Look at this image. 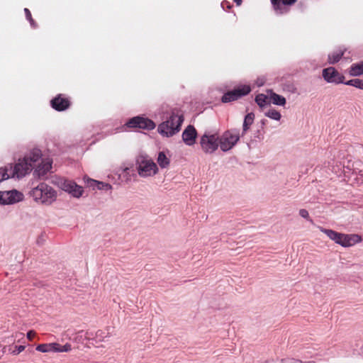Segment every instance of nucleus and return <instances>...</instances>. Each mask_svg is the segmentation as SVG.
<instances>
[{"label": "nucleus", "instance_id": "36", "mask_svg": "<svg viewBox=\"0 0 363 363\" xmlns=\"http://www.w3.org/2000/svg\"><path fill=\"white\" fill-rule=\"evenodd\" d=\"M226 5V6L229 9L230 8V4L228 2H222L221 3V6L224 9L225 8V6Z\"/></svg>", "mask_w": 363, "mask_h": 363}, {"label": "nucleus", "instance_id": "26", "mask_svg": "<svg viewBox=\"0 0 363 363\" xmlns=\"http://www.w3.org/2000/svg\"><path fill=\"white\" fill-rule=\"evenodd\" d=\"M343 54L344 51L342 50H337L333 52L328 55V62L330 64H335L337 62L341 59Z\"/></svg>", "mask_w": 363, "mask_h": 363}, {"label": "nucleus", "instance_id": "37", "mask_svg": "<svg viewBox=\"0 0 363 363\" xmlns=\"http://www.w3.org/2000/svg\"><path fill=\"white\" fill-rule=\"evenodd\" d=\"M238 6L241 5L242 0H233Z\"/></svg>", "mask_w": 363, "mask_h": 363}, {"label": "nucleus", "instance_id": "8", "mask_svg": "<svg viewBox=\"0 0 363 363\" xmlns=\"http://www.w3.org/2000/svg\"><path fill=\"white\" fill-rule=\"evenodd\" d=\"M9 167L12 172L13 177L17 179L24 177L32 171V166L26 162L23 157L19 158L14 164H9Z\"/></svg>", "mask_w": 363, "mask_h": 363}, {"label": "nucleus", "instance_id": "7", "mask_svg": "<svg viewBox=\"0 0 363 363\" xmlns=\"http://www.w3.org/2000/svg\"><path fill=\"white\" fill-rule=\"evenodd\" d=\"M240 135L238 130L231 129L219 135V147L223 152L232 150L240 140Z\"/></svg>", "mask_w": 363, "mask_h": 363}, {"label": "nucleus", "instance_id": "13", "mask_svg": "<svg viewBox=\"0 0 363 363\" xmlns=\"http://www.w3.org/2000/svg\"><path fill=\"white\" fill-rule=\"evenodd\" d=\"M172 154L168 150L160 151L156 158V164L162 169H168L171 164Z\"/></svg>", "mask_w": 363, "mask_h": 363}, {"label": "nucleus", "instance_id": "5", "mask_svg": "<svg viewBox=\"0 0 363 363\" xmlns=\"http://www.w3.org/2000/svg\"><path fill=\"white\" fill-rule=\"evenodd\" d=\"M53 183L60 189L76 199H79L84 193V189L82 186L78 185L72 180L64 177H56Z\"/></svg>", "mask_w": 363, "mask_h": 363}, {"label": "nucleus", "instance_id": "6", "mask_svg": "<svg viewBox=\"0 0 363 363\" xmlns=\"http://www.w3.org/2000/svg\"><path fill=\"white\" fill-rule=\"evenodd\" d=\"M200 145L206 154H213L220 147L218 133L206 131L200 138Z\"/></svg>", "mask_w": 363, "mask_h": 363}, {"label": "nucleus", "instance_id": "9", "mask_svg": "<svg viewBox=\"0 0 363 363\" xmlns=\"http://www.w3.org/2000/svg\"><path fill=\"white\" fill-rule=\"evenodd\" d=\"M23 194L16 189L0 191V205H13L23 200Z\"/></svg>", "mask_w": 363, "mask_h": 363}, {"label": "nucleus", "instance_id": "12", "mask_svg": "<svg viewBox=\"0 0 363 363\" xmlns=\"http://www.w3.org/2000/svg\"><path fill=\"white\" fill-rule=\"evenodd\" d=\"M323 77L328 83L342 84L345 77L339 73L334 67H330L323 70Z\"/></svg>", "mask_w": 363, "mask_h": 363}, {"label": "nucleus", "instance_id": "14", "mask_svg": "<svg viewBox=\"0 0 363 363\" xmlns=\"http://www.w3.org/2000/svg\"><path fill=\"white\" fill-rule=\"evenodd\" d=\"M296 0H271L273 8L277 14H283L289 11V6Z\"/></svg>", "mask_w": 363, "mask_h": 363}, {"label": "nucleus", "instance_id": "19", "mask_svg": "<svg viewBox=\"0 0 363 363\" xmlns=\"http://www.w3.org/2000/svg\"><path fill=\"white\" fill-rule=\"evenodd\" d=\"M41 157L42 153L40 150L33 149L27 154H26L23 157L28 163H30L33 169L35 164L40 160Z\"/></svg>", "mask_w": 363, "mask_h": 363}, {"label": "nucleus", "instance_id": "24", "mask_svg": "<svg viewBox=\"0 0 363 363\" xmlns=\"http://www.w3.org/2000/svg\"><path fill=\"white\" fill-rule=\"evenodd\" d=\"M255 120V114L253 113H247L243 121L242 135H244L250 128Z\"/></svg>", "mask_w": 363, "mask_h": 363}, {"label": "nucleus", "instance_id": "2", "mask_svg": "<svg viewBox=\"0 0 363 363\" xmlns=\"http://www.w3.org/2000/svg\"><path fill=\"white\" fill-rule=\"evenodd\" d=\"M56 191L45 183H40L33 188L30 191V196L39 204L49 206L57 199Z\"/></svg>", "mask_w": 363, "mask_h": 363}, {"label": "nucleus", "instance_id": "35", "mask_svg": "<svg viewBox=\"0 0 363 363\" xmlns=\"http://www.w3.org/2000/svg\"><path fill=\"white\" fill-rule=\"evenodd\" d=\"M264 78H261V79H258L256 82V84L258 86H262L264 84Z\"/></svg>", "mask_w": 363, "mask_h": 363}, {"label": "nucleus", "instance_id": "1", "mask_svg": "<svg viewBox=\"0 0 363 363\" xmlns=\"http://www.w3.org/2000/svg\"><path fill=\"white\" fill-rule=\"evenodd\" d=\"M183 121V114L179 111H174L167 120L158 125L157 131L163 137H172L179 132Z\"/></svg>", "mask_w": 363, "mask_h": 363}, {"label": "nucleus", "instance_id": "16", "mask_svg": "<svg viewBox=\"0 0 363 363\" xmlns=\"http://www.w3.org/2000/svg\"><path fill=\"white\" fill-rule=\"evenodd\" d=\"M133 174L132 164H123L118 169V176L123 182H130Z\"/></svg>", "mask_w": 363, "mask_h": 363}, {"label": "nucleus", "instance_id": "25", "mask_svg": "<svg viewBox=\"0 0 363 363\" xmlns=\"http://www.w3.org/2000/svg\"><path fill=\"white\" fill-rule=\"evenodd\" d=\"M13 178L11 171L9 167V164L4 167H0V182Z\"/></svg>", "mask_w": 363, "mask_h": 363}, {"label": "nucleus", "instance_id": "10", "mask_svg": "<svg viewBox=\"0 0 363 363\" xmlns=\"http://www.w3.org/2000/svg\"><path fill=\"white\" fill-rule=\"evenodd\" d=\"M125 125L128 128H138L151 130L155 128V123L150 119L144 116H135L128 120Z\"/></svg>", "mask_w": 363, "mask_h": 363}, {"label": "nucleus", "instance_id": "18", "mask_svg": "<svg viewBox=\"0 0 363 363\" xmlns=\"http://www.w3.org/2000/svg\"><path fill=\"white\" fill-rule=\"evenodd\" d=\"M51 105L55 110L62 111L69 107V101L67 99L63 98L61 95H59L51 101Z\"/></svg>", "mask_w": 363, "mask_h": 363}, {"label": "nucleus", "instance_id": "38", "mask_svg": "<svg viewBox=\"0 0 363 363\" xmlns=\"http://www.w3.org/2000/svg\"><path fill=\"white\" fill-rule=\"evenodd\" d=\"M303 363H314V362H311V361H308V362H303Z\"/></svg>", "mask_w": 363, "mask_h": 363}, {"label": "nucleus", "instance_id": "17", "mask_svg": "<svg viewBox=\"0 0 363 363\" xmlns=\"http://www.w3.org/2000/svg\"><path fill=\"white\" fill-rule=\"evenodd\" d=\"M52 161L50 158L43 159L37 167L35 172L39 177H43L52 169Z\"/></svg>", "mask_w": 363, "mask_h": 363}, {"label": "nucleus", "instance_id": "3", "mask_svg": "<svg viewBox=\"0 0 363 363\" xmlns=\"http://www.w3.org/2000/svg\"><path fill=\"white\" fill-rule=\"evenodd\" d=\"M318 229L325 234L331 240L343 247H352L362 242V238L357 234H344L330 229L318 226Z\"/></svg>", "mask_w": 363, "mask_h": 363}, {"label": "nucleus", "instance_id": "20", "mask_svg": "<svg viewBox=\"0 0 363 363\" xmlns=\"http://www.w3.org/2000/svg\"><path fill=\"white\" fill-rule=\"evenodd\" d=\"M36 350L43 353L57 352V343L51 342L40 344L36 347Z\"/></svg>", "mask_w": 363, "mask_h": 363}, {"label": "nucleus", "instance_id": "34", "mask_svg": "<svg viewBox=\"0 0 363 363\" xmlns=\"http://www.w3.org/2000/svg\"><path fill=\"white\" fill-rule=\"evenodd\" d=\"M25 350V347L23 345L16 346V352H13L15 354H19Z\"/></svg>", "mask_w": 363, "mask_h": 363}, {"label": "nucleus", "instance_id": "15", "mask_svg": "<svg viewBox=\"0 0 363 363\" xmlns=\"http://www.w3.org/2000/svg\"><path fill=\"white\" fill-rule=\"evenodd\" d=\"M197 132L193 125H188L182 133V139L186 145L191 146L196 142Z\"/></svg>", "mask_w": 363, "mask_h": 363}, {"label": "nucleus", "instance_id": "29", "mask_svg": "<svg viewBox=\"0 0 363 363\" xmlns=\"http://www.w3.org/2000/svg\"><path fill=\"white\" fill-rule=\"evenodd\" d=\"M343 84L363 90V80L360 79H350L345 82H344Z\"/></svg>", "mask_w": 363, "mask_h": 363}, {"label": "nucleus", "instance_id": "28", "mask_svg": "<svg viewBox=\"0 0 363 363\" xmlns=\"http://www.w3.org/2000/svg\"><path fill=\"white\" fill-rule=\"evenodd\" d=\"M264 115L265 116L277 121H280L281 118V113L274 108H270L268 111H267L264 113Z\"/></svg>", "mask_w": 363, "mask_h": 363}, {"label": "nucleus", "instance_id": "21", "mask_svg": "<svg viewBox=\"0 0 363 363\" xmlns=\"http://www.w3.org/2000/svg\"><path fill=\"white\" fill-rule=\"evenodd\" d=\"M269 101L274 105L281 106H285L286 103V100L284 96L273 92L272 90H269Z\"/></svg>", "mask_w": 363, "mask_h": 363}, {"label": "nucleus", "instance_id": "32", "mask_svg": "<svg viewBox=\"0 0 363 363\" xmlns=\"http://www.w3.org/2000/svg\"><path fill=\"white\" fill-rule=\"evenodd\" d=\"M299 215L303 218L309 219V213L306 209H301L299 211Z\"/></svg>", "mask_w": 363, "mask_h": 363}, {"label": "nucleus", "instance_id": "22", "mask_svg": "<svg viewBox=\"0 0 363 363\" xmlns=\"http://www.w3.org/2000/svg\"><path fill=\"white\" fill-rule=\"evenodd\" d=\"M349 74L352 77L363 75V62L353 63L349 69Z\"/></svg>", "mask_w": 363, "mask_h": 363}, {"label": "nucleus", "instance_id": "30", "mask_svg": "<svg viewBox=\"0 0 363 363\" xmlns=\"http://www.w3.org/2000/svg\"><path fill=\"white\" fill-rule=\"evenodd\" d=\"M72 350V345L69 343L61 346L57 343V352H69Z\"/></svg>", "mask_w": 363, "mask_h": 363}, {"label": "nucleus", "instance_id": "33", "mask_svg": "<svg viewBox=\"0 0 363 363\" xmlns=\"http://www.w3.org/2000/svg\"><path fill=\"white\" fill-rule=\"evenodd\" d=\"M35 335V333L33 330H30L27 333V337L29 340H32Z\"/></svg>", "mask_w": 363, "mask_h": 363}, {"label": "nucleus", "instance_id": "27", "mask_svg": "<svg viewBox=\"0 0 363 363\" xmlns=\"http://www.w3.org/2000/svg\"><path fill=\"white\" fill-rule=\"evenodd\" d=\"M93 184H96L97 186V189L100 190L109 191L112 189L111 185L108 183L100 182L94 179L88 180V184L92 186Z\"/></svg>", "mask_w": 363, "mask_h": 363}, {"label": "nucleus", "instance_id": "4", "mask_svg": "<svg viewBox=\"0 0 363 363\" xmlns=\"http://www.w3.org/2000/svg\"><path fill=\"white\" fill-rule=\"evenodd\" d=\"M136 169L142 178L152 177L159 173L157 164L147 156H140L136 159Z\"/></svg>", "mask_w": 363, "mask_h": 363}, {"label": "nucleus", "instance_id": "23", "mask_svg": "<svg viewBox=\"0 0 363 363\" xmlns=\"http://www.w3.org/2000/svg\"><path fill=\"white\" fill-rule=\"evenodd\" d=\"M255 102L260 108H264L270 104L269 101V91L267 94H259L255 97Z\"/></svg>", "mask_w": 363, "mask_h": 363}, {"label": "nucleus", "instance_id": "31", "mask_svg": "<svg viewBox=\"0 0 363 363\" xmlns=\"http://www.w3.org/2000/svg\"><path fill=\"white\" fill-rule=\"evenodd\" d=\"M24 12L26 13V18L27 20L29 21L30 23V26L33 28L35 27V22L33 21V19L32 18V16H31V13H30V11H29L28 9H24Z\"/></svg>", "mask_w": 363, "mask_h": 363}, {"label": "nucleus", "instance_id": "11", "mask_svg": "<svg viewBox=\"0 0 363 363\" xmlns=\"http://www.w3.org/2000/svg\"><path fill=\"white\" fill-rule=\"evenodd\" d=\"M250 91L251 87L250 85H240L234 90L225 93L222 97V101L223 103H228L237 100L238 99L248 94Z\"/></svg>", "mask_w": 363, "mask_h": 363}]
</instances>
